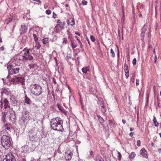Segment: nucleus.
<instances>
[{"mask_svg": "<svg viewBox=\"0 0 161 161\" xmlns=\"http://www.w3.org/2000/svg\"><path fill=\"white\" fill-rule=\"evenodd\" d=\"M63 121L60 117H56L52 119L50 121V125L52 129L54 130L62 132L64 130L63 127Z\"/></svg>", "mask_w": 161, "mask_h": 161, "instance_id": "1", "label": "nucleus"}, {"mask_svg": "<svg viewBox=\"0 0 161 161\" xmlns=\"http://www.w3.org/2000/svg\"><path fill=\"white\" fill-rule=\"evenodd\" d=\"M1 142L3 147L8 149L11 146L12 141L10 136L4 135L2 137Z\"/></svg>", "mask_w": 161, "mask_h": 161, "instance_id": "2", "label": "nucleus"}, {"mask_svg": "<svg viewBox=\"0 0 161 161\" xmlns=\"http://www.w3.org/2000/svg\"><path fill=\"white\" fill-rule=\"evenodd\" d=\"M31 93L36 96L40 95L42 92V87L39 85L34 84L31 85Z\"/></svg>", "mask_w": 161, "mask_h": 161, "instance_id": "3", "label": "nucleus"}, {"mask_svg": "<svg viewBox=\"0 0 161 161\" xmlns=\"http://www.w3.org/2000/svg\"><path fill=\"white\" fill-rule=\"evenodd\" d=\"M35 147V145L33 142H29L28 144L23 146L21 149L24 152L29 153L34 151Z\"/></svg>", "mask_w": 161, "mask_h": 161, "instance_id": "4", "label": "nucleus"}, {"mask_svg": "<svg viewBox=\"0 0 161 161\" xmlns=\"http://www.w3.org/2000/svg\"><path fill=\"white\" fill-rule=\"evenodd\" d=\"M10 81L13 84H22L23 85L24 83L25 80L21 75L19 76L14 78H12Z\"/></svg>", "mask_w": 161, "mask_h": 161, "instance_id": "5", "label": "nucleus"}, {"mask_svg": "<svg viewBox=\"0 0 161 161\" xmlns=\"http://www.w3.org/2000/svg\"><path fill=\"white\" fill-rule=\"evenodd\" d=\"M8 116L9 120L13 123L15 122L16 117L15 113L14 111L12 110H9Z\"/></svg>", "mask_w": 161, "mask_h": 161, "instance_id": "6", "label": "nucleus"}, {"mask_svg": "<svg viewBox=\"0 0 161 161\" xmlns=\"http://www.w3.org/2000/svg\"><path fill=\"white\" fill-rule=\"evenodd\" d=\"M3 161H16V159L12 154L9 153L6 155L5 158L3 159Z\"/></svg>", "mask_w": 161, "mask_h": 161, "instance_id": "7", "label": "nucleus"}, {"mask_svg": "<svg viewBox=\"0 0 161 161\" xmlns=\"http://www.w3.org/2000/svg\"><path fill=\"white\" fill-rule=\"evenodd\" d=\"M148 28L147 25L145 24L142 29L141 33V38L142 40H143L144 37L145 33L147 30Z\"/></svg>", "mask_w": 161, "mask_h": 161, "instance_id": "8", "label": "nucleus"}, {"mask_svg": "<svg viewBox=\"0 0 161 161\" xmlns=\"http://www.w3.org/2000/svg\"><path fill=\"white\" fill-rule=\"evenodd\" d=\"M21 28L19 30L20 31V34H24L27 31L28 29V26L26 25L25 24H21Z\"/></svg>", "mask_w": 161, "mask_h": 161, "instance_id": "9", "label": "nucleus"}, {"mask_svg": "<svg viewBox=\"0 0 161 161\" xmlns=\"http://www.w3.org/2000/svg\"><path fill=\"white\" fill-rule=\"evenodd\" d=\"M29 54L28 51H25L23 55L21 56V57L19 58L22 61L27 60V58Z\"/></svg>", "mask_w": 161, "mask_h": 161, "instance_id": "10", "label": "nucleus"}, {"mask_svg": "<svg viewBox=\"0 0 161 161\" xmlns=\"http://www.w3.org/2000/svg\"><path fill=\"white\" fill-rule=\"evenodd\" d=\"M97 119L99 122L103 126V129H104L105 128H106L105 124H104V123L105 122L104 120L102 117L99 115H97Z\"/></svg>", "mask_w": 161, "mask_h": 161, "instance_id": "11", "label": "nucleus"}, {"mask_svg": "<svg viewBox=\"0 0 161 161\" xmlns=\"http://www.w3.org/2000/svg\"><path fill=\"white\" fill-rule=\"evenodd\" d=\"M73 155L72 153L70 151H67L65 154L64 157L67 160H70Z\"/></svg>", "mask_w": 161, "mask_h": 161, "instance_id": "12", "label": "nucleus"}, {"mask_svg": "<svg viewBox=\"0 0 161 161\" xmlns=\"http://www.w3.org/2000/svg\"><path fill=\"white\" fill-rule=\"evenodd\" d=\"M100 107H101V111L104 114L106 111V107L105 104L104 103V102L102 101L100 102Z\"/></svg>", "mask_w": 161, "mask_h": 161, "instance_id": "13", "label": "nucleus"}, {"mask_svg": "<svg viewBox=\"0 0 161 161\" xmlns=\"http://www.w3.org/2000/svg\"><path fill=\"white\" fill-rule=\"evenodd\" d=\"M140 153L143 157L146 158H147V152L144 148H142L140 151Z\"/></svg>", "mask_w": 161, "mask_h": 161, "instance_id": "14", "label": "nucleus"}, {"mask_svg": "<svg viewBox=\"0 0 161 161\" xmlns=\"http://www.w3.org/2000/svg\"><path fill=\"white\" fill-rule=\"evenodd\" d=\"M4 103V108L5 109H7V108H10V105L7 99H4L3 101Z\"/></svg>", "mask_w": 161, "mask_h": 161, "instance_id": "15", "label": "nucleus"}, {"mask_svg": "<svg viewBox=\"0 0 161 161\" xmlns=\"http://www.w3.org/2000/svg\"><path fill=\"white\" fill-rule=\"evenodd\" d=\"M25 116V115H23L19 120V124L22 125H25V121L26 120V118Z\"/></svg>", "mask_w": 161, "mask_h": 161, "instance_id": "16", "label": "nucleus"}, {"mask_svg": "<svg viewBox=\"0 0 161 161\" xmlns=\"http://www.w3.org/2000/svg\"><path fill=\"white\" fill-rule=\"evenodd\" d=\"M125 72L126 78H127L129 77V71L128 65L125 63L124 64Z\"/></svg>", "mask_w": 161, "mask_h": 161, "instance_id": "17", "label": "nucleus"}, {"mask_svg": "<svg viewBox=\"0 0 161 161\" xmlns=\"http://www.w3.org/2000/svg\"><path fill=\"white\" fill-rule=\"evenodd\" d=\"M24 102L25 103L27 104L30 106L31 105V100L27 97L26 94H25Z\"/></svg>", "mask_w": 161, "mask_h": 161, "instance_id": "18", "label": "nucleus"}, {"mask_svg": "<svg viewBox=\"0 0 161 161\" xmlns=\"http://www.w3.org/2000/svg\"><path fill=\"white\" fill-rule=\"evenodd\" d=\"M3 127L5 128V129L7 130L9 132H11V126L10 124L9 123H6L3 126Z\"/></svg>", "mask_w": 161, "mask_h": 161, "instance_id": "19", "label": "nucleus"}, {"mask_svg": "<svg viewBox=\"0 0 161 161\" xmlns=\"http://www.w3.org/2000/svg\"><path fill=\"white\" fill-rule=\"evenodd\" d=\"M20 68L18 67L16 68H13L11 70V75L13 74H17L19 73L20 70Z\"/></svg>", "mask_w": 161, "mask_h": 161, "instance_id": "20", "label": "nucleus"}, {"mask_svg": "<svg viewBox=\"0 0 161 161\" xmlns=\"http://www.w3.org/2000/svg\"><path fill=\"white\" fill-rule=\"evenodd\" d=\"M68 24L73 26L75 25V20L74 18H70L68 21Z\"/></svg>", "mask_w": 161, "mask_h": 161, "instance_id": "21", "label": "nucleus"}, {"mask_svg": "<svg viewBox=\"0 0 161 161\" xmlns=\"http://www.w3.org/2000/svg\"><path fill=\"white\" fill-rule=\"evenodd\" d=\"M2 93L5 94L6 95H8L9 94V89L5 88H3L2 90Z\"/></svg>", "mask_w": 161, "mask_h": 161, "instance_id": "22", "label": "nucleus"}, {"mask_svg": "<svg viewBox=\"0 0 161 161\" xmlns=\"http://www.w3.org/2000/svg\"><path fill=\"white\" fill-rule=\"evenodd\" d=\"M89 66H86L83 67L82 69V72L85 74H86L88 71H89Z\"/></svg>", "mask_w": 161, "mask_h": 161, "instance_id": "23", "label": "nucleus"}, {"mask_svg": "<svg viewBox=\"0 0 161 161\" xmlns=\"http://www.w3.org/2000/svg\"><path fill=\"white\" fill-rule=\"evenodd\" d=\"M13 65L12 64H9L8 65L7 67V68L8 71V74L9 75H11V70L13 68Z\"/></svg>", "mask_w": 161, "mask_h": 161, "instance_id": "24", "label": "nucleus"}, {"mask_svg": "<svg viewBox=\"0 0 161 161\" xmlns=\"http://www.w3.org/2000/svg\"><path fill=\"white\" fill-rule=\"evenodd\" d=\"M30 139L32 141H35L36 139V134L29 135Z\"/></svg>", "mask_w": 161, "mask_h": 161, "instance_id": "25", "label": "nucleus"}, {"mask_svg": "<svg viewBox=\"0 0 161 161\" xmlns=\"http://www.w3.org/2000/svg\"><path fill=\"white\" fill-rule=\"evenodd\" d=\"M36 130L35 128L31 129L29 131V135L36 134Z\"/></svg>", "mask_w": 161, "mask_h": 161, "instance_id": "26", "label": "nucleus"}, {"mask_svg": "<svg viewBox=\"0 0 161 161\" xmlns=\"http://www.w3.org/2000/svg\"><path fill=\"white\" fill-rule=\"evenodd\" d=\"M55 31L57 33H59L60 30L62 29H61V28L60 27V26H59V24H57V25L55 27Z\"/></svg>", "mask_w": 161, "mask_h": 161, "instance_id": "27", "label": "nucleus"}, {"mask_svg": "<svg viewBox=\"0 0 161 161\" xmlns=\"http://www.w3.org/2000/svg\"><path fill=\"white\" fill-rule=\"evenodd\" d=\"M7 114V112H4L2 113L3 116L2 117V120L3 121V122H5V118Z\"/></svg>", "mask_w": 161, "mask_h": 161, "instance_id": "28", "label": "nucleus"}, {"mask_svg": "<svg viewBox=\"0 0 161 161\" xmlns=\"http://www.w3.org/2000/svg\"><path fill=\"white\" fill-rule=\"evenodd\" d=\"M42 43L45 45L47 44L48 43V38H44L42 39Z\"/></svg>", "mask_w": 161, "mask_h": 161, "instance_id": "29", "label": "nucleus"}, {"mask_svg": "<svg viewBox=\"0 0 161 161\" xmlns=\"http://www.w3.org/2000/svg\"><path fill=\"white\" fill-rule=\"evenodd\" d=\"M153 121L154 124V125L156 127H158V126L159 123L157 122L156 119L154 116H153Z\"/></svg>", "mask_w": 161, "mask_h": 161, "instance_id": "30", "label": "nucleus"}, {"mask_svg": "<svg viewBox=\"0 0 161 161\" xmlns=\"http://www.w3.org/2000/svg\"><path fill=\"white\" fill-rule=\"evenodd\" d=\"M65 24V22L64 21L62 22L60 24H59L61 29H64V25Z\"/></svg>", "mask_w": 161, "mask_h": 161, "instance_id": "31", "label": "nucleus"}, {"mask_svg": "<svg viewBox=\"0 0 161 161\" xmlns=\"http://www.w3.org/2000/svg\"><path fill=\"white\" fill-rule=\"evenodd\" d=\"M36 44L35 46H34V45H33V48H36V49H38L40 47L41 45L38 42Z\"/></svg>", "mask_w": 161, "mask_h": 161, "instance_id": "32", "label": "nucleus"}, {"mask_svg": "<svg viewBox=\"0 0 161 161\" xmlns=\"http://www.w3.org/2000/svg\"><path fill=\"white\" fill-rule=\"evenodd\" d=\"M33 36L34 37V41L36 43H37L38 42V38L37 36L34 33L33 34Z\"/></svg>", "mask_w": 161, "mask_h": 161, "instance_id": "33", "label": "nucleus"}, {"mask_svg": "<svg viewBox=\"0 0 161 161\" xmlns=\"http://www.w3.org/2000/svg\"><path fill=\"white\" fill-rule=\"evenodd\" d=\"M114 121V120H113L110 119L109 120V122L110 125H111L113 127H115V125Z\"/></svg>", "mask_w": 161, "mask_h": 161, "instance_id": "34", "label": "nucleus"}, {"mask_svg": "<svg viewBox=\"0 0 161 161\" xmlns=\"http://www.w3.org/2000/svg\"><path fill=\"white\" fill-rule=\"evenodd\" d=\"M136 154L134 152H132L131 153L130 155L129 156V158L130 159H133L136 156Z\"/></svg>", "mask_w": 161, "mask_h": 161, "instance_id": "35", "label": "nucleus"}, {"mask_svg": "<svg viewBox=\"0 0 161 161\" xmlns=\"http://www.w3.org/2000/svg\"><path fill=\"white\" fill-rule=\"evenodd\" d=\"M72 54L71 53L67 54V55L66 56V59L67 60H69V59H70L71 58Z\"/></svg>", "mask_w": 161, "mask_h": 161, "instance_id": "36", "label": "nucleus"}, {"mask_svg": "<svg viewBox=\"0 0 161 161\" xmlns=\"http://www.w3.org/2000/svg\"><path fill=\"white\" fill-rule=\"evenodd\" d=\"M96 161H104L103 159L100 156H97L96 158Z\"/></svg>", "mask_w": 161, "mask_h": 161, "instance_id": "37", "label": "nucleus"}, {"mask_svg": "<svg viewBox=\"0 0 161 161\" xmlns=\"http://www.w3.org/2000/svg\"><path fill=\"white\" fill-rule=\"evenodd\" d=\"M110 53L111 54V57L112 58H114L115 56V54L112 49H111L110 50Z\"/></svg>", "mask_w": 161, "mask_h": 161, "instance_id": "38", "label": "nucleus"}, {"mask_svg": "<svg viewBox=\"0 0 161 161\" xmlns=\"http://www.w3.org/2000/svg\"><path fill=\"white\" fill-rule=\"evenodd\" d=\"M27 58V60H29L31 61L33 60V57L29 53Z\"/></svg>", "mask_w": 161, "mask_h": 161, "instance_id": "39", "label": "nucleus"}, {"mask_svg": "<svg viewBox=\"0 0 161 161\" xmlns=\"http://www.w3.org/2000/svg\"><path fill=\"white\" fill-rule=\"evenodd\" d=\"M63 44H66L68 42L66 38H63Z\"/></svg>", "mask_w": 161, "mask_h": 161, "instance_id": "40", "label": "nucleus"}, {"mask_svg": "<svg viewBox=\"0 0 161 161\" xmlns=\"http://www.w3.org/2000/svg\"><path fill=\"white\" fill-rule=\"evenodd\" d=\"M71 47L72 48L74 49L75 48L77 47V45H75L74 42H72L71 43Z\"/></svg>", "mask_w": 161, "mask_h": 161, "instance_id": "41", "label": "nucleus"}, {"mask_svg": "<svg viewBox=\"0 0 161 161\" xmlns=\"http://www.w3.org/2000/svg\"><path fill=\"white\" fill-rule=\"evenodd\" d=\"M51 11L49 9H47L46 11V13L48 15H49L51 14Z\"/></svg>", "mask_w": 161, "mask_h": 161, "instance_id": "42", "label": "nucleus"}, {"mask_svg": "<svg viewBox=\"0 0 161 161\" xmlns=\"http://www.w3.org/2000/svg\"><path fill=\"white\" fill-rule=\"evenodd\" d=\"M90 39L91 41L92 42H94L95 41V38L94 36L92 35H91L90 36Z\"/></svg>", "mask_w": 161, "mask_h": 161, "instance_id": "43", "label": "nucleus"}, {"mask_svg": "<svg viewBox=\"0 0 161 161\" xmlns=\"http://www.w3.org/2000/svg\"><path fill=\"white\" fill-rule=\"evenodd\" d=\"M118 159L119 160H120L121 159V158L122 157L121 155L119 152H118Z\"/></svg>", "mask_w": 161, "mask_h": 161, "instance_id": "44", "label": "nucleus"}, {"mask_svg": "<svg viewBox=\"0 0 161 161\" xmlns=\"http://www.w3.org/2000/svg\"><path fill=\"white\" fill-rule=\"evenodd\" d=\"M136 58H134L132 61V64L134 65H136Z\"/></svg>", "mask_w": 161, "mask_h": 161, "instance_id": "45", "label": "nucleus"}, {"mask_svg": "<svg viewBox=\"0 0 161 161\" xmlns=\"http://www.w3.org/2000/svg\"><path fill=\"white\" fill-rule=\"evenodd\" d=\"M82 4L83 5H85L87 4V2L86 1H85V0H83L82 1Z\"/></svg>", "mask_w": 161, "mask_h": 161, "instance_id": "46", "label": "nucleus"}, {"mask_svg": "<svg viewBox=\"0 0 161 161\" xmlns=\"http://www.w3.org/2000/svg\"><path fill=\"white\" fill-rule=\"evenodd\" d=\"M137 145L140 147L141 146V141L140 140H137Z\"/></svg>", "mask_w": 161, "mask_h": 161, "instance_id": "47", "label": "nucleus"}, {"mask_svg": "<svg viewBox=\"0 0 161 161\" xmlns=\"http://www.w3.org/2000/svg\"><path fill=\"white\" fill-rule=\"evenodd\" d=\"M73 51L75 53H79L80 52V49L78 48L74 49Z\"/></svg>", "mask_w": 161, "mask_h": 161, "instance_id": "48", "label": "nucleus"}, {"mask_svg": "<svg viewBox=\"0 0 161 161\" xmlns=\"http://www.w3.org/2000/svg\"><path fill=\"white\" fill-rule=\"evenodd\" d=\"M136 84L137 86L139 84V80L136 79Z\"/></svg>", "mask_w": 161, "mask_h": 161, "instance_id": "49", "label": "nucleus"}, {"mask_svg": "<svg viewBox=\"0 0 161 161\" xmlns=\"http://www.w3.org/2000/svg\"><path fill=\"white\" fill-rule=\"evenodd\" d=\"M52 79L53 82L54 83V84H57V82H56V80H55V79L54 78H52Z\"/></svg>", "mask_w": 161, "mask_h": 161, "instance_id": "50", "label": "nucleus"}, {"mask_svg": "<svg viewBox=\"0 0 161 161\" xmlns=\"http://www.w3.org/2000/svg\"><path fill=\"white\" fill-rule=\"evenodd\" d=\"M53 18L55 19L57 15L55 14V13L54 12L53 13Z\"/></svg>", "mask_w": 161, "mask_h": 161, "instance_id": "51", "label": "nucleus"}, {"mask_svg": "<svg viewBox=\"0 0 161 161\" xmlns=\"http://www.w3.org/2000/svg\"><path fill=\"white\" fill-rule=\"evenodd\" d=\"M122 12H123V16L124 15V7L123 6H122Z\"/></svg>", "mask_w": 161, "mask_h": 161, "instance_id": "52", "label": "nucleus"}, {"mask_svg": "<svg viewBox=\"0 0 161 161\" xmlns=\"http://www.w3.org/2000/svg\"><path fill=\"white\" fill-rule=\"evenodd\" d=\"M29 66H30V68L31 69L32 68H33V64H31L29 65Z\"/></svg>", "mask_w": 161, "mask_h": 161, "instance_id": "53", "label": "nucleus"}, {"mask_svg": "<svg viewBox=\"0 0 161 161\" xmlns=\"http://www.w3.org/2000/svg\"><path fill=\"white\" fill-rule=\"evenodd\" d=\"M4 47L3 46H2L0 48V50L3 51L4 50Z\"/></svg>", "mask_w": 161, "mask_h": 161, "instance_id": "54", "label": "nucleus"}, {"mask_svg": "<svg viewBox=\"0 0 161 161\" xmlns=\"http://www.w3.org/2000/svg\"><path fill=\"white\" fill-rule=\"evenodd\" d=\"M33 49V48H29V49H27V51H28V52H29V53H30V52H29V51H32V50Z\"/></svg>", "mask_w": 161, "mask_h": 161, "instance_id": "55", "label": "nucleus"}, {"mask_svg": "<svg viewBox=\"0 0 161 161\" xmlns=\"http://www.w3.org/2000/svg\"><path fill=\"white\" fill-rule=\"evenodd\" d=\"M27 49H28L27 48V47H25V48H24L23 51H22V52H25V51H26V50H27Z\"/></svg>", "mask_w": 161, "mask_h": 161, "instance_id": "56", "label": "nucleus"}, {"mask_svg": "<svg viewBox=\"0 0 161 161\" xmlns=\"http://www.w3.org/2000/svg\"><path fill=\"white\" fill-rule=\"evenodd\" d=\"M156 60H157V56H156V55L155 54V56L154 60V62H155V63H156Z\"/></svg>", "mask_w": 161, "mask_h": 161, "instance_id": "57", "label": "nucleus"}, {"mask_svg": "<svg viewBox=\"0 0 161 161\" xmlns=\"http://www.w3.org/2000/svg\"><path fill=\"white\" fill-rule=\"evenodd\" d=\"M75 34H76L79 36H80V34H79V33L78 32L76 31L75 32Z\"/></svg>", "mask_w": 161, "mask_h": 161, "instance_id": "58", "label": "nucleus"}, {"mask_svg": "<svg viewBox=\"0 0 161 161\" xmlns=\"http://www.w3.org/2000/svg\"><path fill=\"white\" fill-rule=\"evenodd\" d=\"M122 123L124 124H125L126 122V120H125L124 119H122Z\"/></svg>", "mask_w": 161, "mask_h": 161, "instance_id": "59", "label": "nucleus"}, {"mask_svg": "<svg viewBox=\"0 0 161 161\" xmlns=\"http://www.w3.org/2000/svg\"><path fill=\"white\" fill-rule=\"evenodd\" d=\"M117 47V49H118V53H117V55L118 56H119V48H118V47L117 46H116Z\"/></svg>", "mask_w": 161, "mask_h": 161, "instance_id": "60", "label": "nucleus"}, {"mask_svg": "<svg viewBox=\"0 0 161 161\" xmlns=\"http://www.w3.org/2000/svg\"><path fill=\"white\" fill-rule=\"evenodd\" d=\"M133 132H130V136L131 137H132L133 136Z\"/></svg>", "mask_w": 161, "mask_h": 161, "instance_id": "61", "label": "nucleus"}, {"mask_svg": "<svg viewBox=\"0 0 161 161\" xmlns=\"http://www.w3.org/2000/svg\"><path fill=\"white\" fill-rule=\"evenodd\" d=\"M61 22L59 19H58L57 21V23L58 24H60Z\"/></svg>", "mask_w": 161, "mask_h": 161, "instance_id": "62", "label": "nucleus"}, {"mask_svg": "<svg viewBox=\"0 0 161 161\" xmlns=\"http://www.w3.org/2000/svg\"><path fill=\"white\" fill-rule=\"evenodd\" d=\"M134 129L133 128H130V130L131 131H132L134 130Z\"/></svg>", "mask_w": 161, "mask_h": 161, "instance_id": "63", "label": "nucleus"}, {"mask_svg": "<svg viewBox=\"0 0 161 161\" xmlns=\"http://www.w3.org/2000/svg\"><path fill=\"white\" fill-rule=\"evenodd\" d=\"M158 152L159 153H161V149L159 148L158 149Z\"/></svg>", "mask_w": 161, "mask_h": 161, "instance_id": "64", "label": "nucleus"}]
</instances>
